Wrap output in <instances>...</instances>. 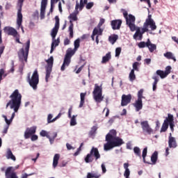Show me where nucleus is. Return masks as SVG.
Segmentation results:
<instances>
[{
  "mask_svg": "<svg viewBox=\"0 0 178 178\" xmlns=\"http://www.w3.org/2000/svg\"><path fill=\"white\" fill-rule=\"evenodd\" d=\"M55 25L54 27L53 28V29L51 30V38L52 40H54V38H56V35L58 34V31H59V17L58 15H56L55 17Z\"/></svg>",
  "mask_w": 178,
  "mask_h": 178,
  "instance_id": "12",
  "label": "nucleus"
},
{
  "mask_svg": "<svg viewBox=\"0 0 178 178\" xmlns=\"http://www.w3.org/2000/svg\"><path fill=\"white\" fill-rule=\"evenodd\" d=\"M60 44V38H58L57 39H52V43L51 46V50H50V54H52L54 51L55 50V48L58 47Z\"/></svg>",
  "mask_w": 178,
  "mask_h": 178,
  "instance_id": "22",
  "label": "nucleus"
},
{
  "mask_svg": "<svg viewBox=\"0 0 178 178\" xmlns=\"http://www.w3.org/2000/svg\"><path fill=\"white\" fill-rule=\"evenodd\" d=\"M118 134V132H116V130L111 129L109 133L106 136V140H111L113 138H115L118 136L116 135Z\"/></svg>",
  "mask_w": 178,
  "mask_h": 178,
  "instance_id": "24",
  "label": "nucleus"
},
{
  "mask_svg": "<svg viewBox=\"0 0 178 178\" xmlns=\"http://www.w3.org/2000/svg\"><path fill=\"white\" fill-rule=\"evenodd\" d=\"M9 126H10V124H6L5 127H4V129L3 131V134H6V133H8V130L9 129Z\"/></svg>",
  "mask_w": 178,
  "mask_h": 178,
  "instance_id": "60",
  "label": "nucleus"
},
{
  "mask_svg": "<svg viewBox=\"0 0 178 178\" xmlns=\"http://www.w3.org/2000/svg\"><path fill=\"white\" fill-rule=\"evenodd\" d=\"M145 26H146V27H148V26H149L152 31H154V30H156V24H155V21L152 19V15H148L147 19L145 20Z\"/></svg>",
  "mask_w": 178,
  "mask_h": 178,
  "instance_id": "13",
  "label": "nucleus"
},
{
  "mask_svg": "<svg viewBox=\"0 0 178 178\" xmlns=\"http://www.w3.org/2000/svg\"><path fill=\"white\" fill-rule=\"evenodd\" d=\"M140 65V63L138 62H135L133 63V65H132V70H136V72H138L139 71V69H138V65Z\"/></svg>",
  "mask_w": 178,
  "mask_h": 178,
  "instance_id": "51",
  "label": "nucleus"
},
{
  "mask_svg": "<svg viewBox=\"0 0 178 178\" xmlns=\"http://www.w3.org/2000/svg\"><path fill=\"white\" fill-rule=\"evenodd\" d=\"M104 30L98 31L97 29H94L91 35V39L92 41H95V35H102Z\"/></svg>",
  "mask_w": 178,
  "mask_h": 178,
  "instance_id": "26",
  "label": "nucleus"
},
{
  "mask_svg": "<svg viewBox=\"0 0 178 178\" xmlns=\"http://www.w3.org/2000/svg\"><path fill=\"white\" fill-rule=\"evenodd\" d=\"M129 79L130 81H134V80H136V74H134V70H131L129 75Z\"/></svg>",
  "mask_w": 178,
  "mask_h": 178,
  "instance_id": "45",
  "label": "nucleus"
},
{
  "mask_svg": "<svg viewBox=\"0 0 178 178\" xmlns=\"http://www.w3.org/2000/svg\"><path fill=\"white\" fill-rule=\"evenodd\" d=\"M86 3H84L83 0H80V3H79V10H83L84 9Z\"/></svg>",
  "mask_w": 178,
  "mask_h": 178,
  "instance_id": "54",
  "label": "nucleus"
},
{
  "mask_svg": "<svg viewBox=\"0 0 178 178\" xmlns=\"http://www.w3.org/2000/svg\"><path fill=\"white\" fill-rule=\"evenodd\" d=\"M135 31L136 33L134 35V39L137 40V38L139 37V40L140 41H141L143 40V33H141V28L138 26H136L135 25Z\"/></svg>",
  "mask_w": 178,
  "mask_h": 178,
  "instance_id": "21",
  "label": "nucleus"
},
{
  "mask_svg": "<svg viewBox=\"0 0 178 178\" xmlns=\"http://www.w3.org/2000/svg\"><path fill=\"white\" fill-rule=\"evenodd\" d=\"M131 102V95H122L121 100V106H127Z\"/></svg>",
  "mask_w": 178,
  "mask_h": 178,
  "instance_id": "16",
  "label": "nucleus"
},
{
  "mask_svg": "<svg viewBox=\"0 0 178 178\" xmlns=\"http://www.w3.org/2000/svg\"><path fill=\"white\" fill-rule=\"evenodd\" d=\"M149 45V39H147V42H140L138 43V47L139 48H145V47H148Z\"/></svg>",
  "mask_w": 178,
  "mask_h": 178,
  "instance_id": "42",
  "label": "nucleus"
},
{
  "mask_svg": "<svg viewBox=\"0 0 178 178\" xmlns=\"http://www.w3.org/2000/svg\"><path fill=\"white\" fill-rule=\"evenodd\" d=\"M122 26L121 19H115L111 21V26L113 30H120Z\"/></svg>",
  "mask_w": 178,
  "mask_h": 178,
  "instance_id": "20",
  "label": "nucleus"
},
{
  "mask_svg": "<svg viewBox=\"0 0 178 178\" xmlns=\"http://www.w3.org/2000/svg\"><path fill=\"white\" fill-rule=\"evenodd\" d=\"M69 44H70V40H69V38H66L64 40V45H69Z\"/></svg>",
  "mask_w": 178,
  "mask_h": 178,
  "instance_id": "63",
  "label": "nucleus"
},
{
  "mask_svg": "<svg viewBox=\"0 0 178 178\" xmlns=\"http://www.w3.org/2000/svg\"><path fill=\"white\" fill-rule=\"evenodd\" d=\"M60 116H62L61 113H58L56 118L52 119V118H54V115H52V114H49L47 116L48 124H49V123H54V122H56V120H58V119H59V118H60Z\"/></svg>",
  "mask_w": 178,
  "mask_h": 178,
  "instance_id": "23",
  "label": "nucleus"
},
{
  "mask_svg": "<svg viewBox=\"0 0 178 178\" xmlns=\"http://www.w3.org/2000/svg\"><path fill=\"white\" fill-rule=\"evenodd\" d=\"M92 95L97 104H101V102L104 101V96H102V85L99 86L98 83L95 84Z\"/></svg>",
  "mask_w": 178,
  "mask_h": 178,
  "instance_id": "6",
  "label": "nucleus"
},
{
  "mask_svg": "<svg viewBox=\"0 0 178 178\" xmlns=\"http://www.w3.org/2000/svg\"><path fill=\"white\" fill-rule=\"evenodd\" d=\"M5 175L6 178H18L13 167L7 168Z\"/></svg>",
  "mask_w": 178,
  "mask_h": 178,
  "instance_id": "15",
  "label": "nucleus"
},
{
  "mask_svg": "<svg viewBox=\"0 0 178 178\" xmlns=\"http://www.w3.org/2000/svg\"><path fill=\"white\" fill-rule=\"evenodd\" d=\"M92 6H94V3L90 2V3H88L86 4V9L90 10V9H91V8H92Z\"/></svg>",
  "mask_w": 178,
  "mask_h": 178,
  "instance_id": "58",
  "label": "nucleus"
},
{
  "mask_svg": "<svg viewBox=\"0 0 178 178\" xmlns=\"http://www.w3.org/2000/svg\"><path fill=\"white\" fill-rule=\"evenodd\" d=\"M104 23H105V19H101L98 25L95 29H97V31H99V30H104L101 29V26H102V24H104Z\"/></svg>",
  "mask_w": 178,
  "mask_h": 178,
  "instance_id": "48",
  "label": "nucleus"
},
{
  "mask_svg": "<svg viewBox=\"0 0 178 178\" xmlns=\"http://www.w3.org/2000/svg\"><path fill=\"white\" fill-rule=\"evenodd\" d=\"M6 158L7 159H12V161H16V156L13 155V153H12V150L10 149H8L7 153H6Z\"/></svg>",
  "mask_w": 178,
  "mask_h": 178,
  "instance_id": "34",
  "label": "nucleus"
},
{
  "mask_svg": "<svg viewBox=\"0 0 178 178\" xmlns=\"http://www.w3.org/2000/svg\"><path fill=\"white\" fill-rule=\"evenodd\" d=\"M129 166H130L129 163H124V168L125 169V171L124 172V176L126 178H129V176H130V170L129 169Z\"/></svg>",
  "mask_w": 178,
  "mask_h": 178,
  "instance_id": "29",
  "label": "nucleus"
},
{
  "mask_svg": "<svg viewBox=\"0 0 178 178\" xmlns=\"http://www.w3.org/2000/svg\"><path fill=\"white\" fill-rule=\"evenodd\" d=\"M111 141L113 145L114 146V148L115 147H120V145H122V144H124V142H123V139L118 136L115 138H113V139H111Z\"/></svg>",
  "mask_w": 178,
  "mask_h": 178,
  "instance_id": "19",
  "label": "nucleus"
},
{
  "mask_svg": "<svg viewBox=\"0 0 178 178\" xmlns=\"http://www.w3.org/2000/svg\"><path fill=\"white\" fill-rule=\"evenodd\" d=\"M175 118H173V115L168 113V117L164 120V123L167 124H170V123H174Z\"/></svg>",
  "mask_w": 178,
  "mask_h": 178,
  "instance_id": "31",
  "label": "nucleus"
},
{
  "mask_svg": "<svg viewBox=\"0 0 178 178\" xmlns=\"http://www.w3.org/2000/svg\"><path fill=\"white\" fill-rule=\"evenodd\" d=\"M92 176L93 178H99L101 177V175L98 173H92Z\"/></svg>",
  "mask_w": 178,
  "mask_h": 178,
  "instance_id": "64",
  "label": "nucleus"
},
{
  "mask_svg": "<svg viewBox=\"0 0 178 178\" xmlns=\"http://www.w3.org/2000/svg\"><path fill=\"white\" fill-rule=\"evenodd\" d=\"M151 161L152 163V165H155L156 163V161H158V152H154L152 156H151Z\"/></svg>",
  "mask_w": 178,
  "mask_h": 178,
  "instance_id": "38",
  "label": "nucleus"
},
{
  "mask_svg": "<svg viewBox=\"0 0 178 178\" xmlns=\"http://www.w3.org/2000/svg\"><path fill=\"white\" fill-rule=\"evenodd\" d=\"M123 16L126 20L127 25L130 29L131 31H136V17L134 15L129 14L124 9L121 10Z\"/></svg>",
  "mask_w": 178,
  "mask_h": 178,
  "instance_id": "3",
  "label": "nucleus"
},
{
  "mask_svg": "<svg viewBox=\"0 0 178 178\" xmlns=\"http://www.w3.org/2000/svg\"><path fill=\"white\" fill-rule=\"evenodd\" d=\"M3 118H4L6 124H10V123H12V122L13 121V119H15V117H13V115H11L10 120H8V117H6V115H3Z\"/></svg>",
  "mask_w": 178,
  "mask_h": 178,
  "instance_id": "49",
  "label": "nucleus"
},
{
  "mask_svg": "<svg viewBox=\"0 0 178 178\" xmlns=\"http://www.w3.org/2000/svg\"><path fill=\"white\" fill-rule=\"evenodd\" d=\"M106 141H107V143L104 145V151H109L112 149V148H115L111 140H106Z\"/></svg>",
  "mask_w": 178,
  "mask_h": 178,
  "instance_id": "30",
  "label": "nucleus"
},
{
  "mask_svg": "<svg viewBox=\"0 0 178 178\" xmlns=\"http://www.w3.org/2000/svg\"><path fill=\"white\" fill-rule=\"evenodd\" d=\"M10 100L6 104V108L10 106V109H13L15 112L19 111L20 105H22V94L17 89L15 90L10 95Z\"/></svg>",
  "mask_w": 178,
  "mask_h": 178,
  "instance_id": "1",
  "label": "nucleus"
},
{
  "mask_svg": "<svg viewBox=\"0 0 178 178\" xmlns=\"http://www.w3.org/2000/svg\"><path fill=\"white\" fill-rule=\"evenodd\" d=\"M94 158L95 161H97L101 158V154H99L98 148L92 147L90 153L85 157L84 161L86 163H91L94 161Z\"/></svg>",
  "mask_w": 178,
  "mask_h": 178,
  "instance_id": "5",
  "label": "nucleus"
},
{
  "mask_svg": "<svg viewBox=\"0 0 178 178\" xmlns=\"http://www.w3.org/2000/svg\"><path fill=\"white\" fill-rule=\"evenodd\" d=\"M74 49L75 51H77L79 49V48H80V38L76 39L74 42Z\"/></svg>",
  "mask_w": 178,
  "mask_h": 178,
  "instance_id": "47",
  "label": "nucleus"
},
{
  "mask_svg": "<svg viewBox=\"0 0 178 178\" xmlns=\"http://www.w3.org/2000/svg\"><path fill=\"white\" fill-rule=\"evenodd\" d=\"M147 48L149 52H154L155 49H156V44L151 43V40H149V45L147 46Z\"/></svg>",
  "mask_w": 178,
  "mask_h": 178,
  "instance_id": "43",
  "label": "nucleus"
},
{
  "mask_svg": "<svg viewBox=\"0 0 178 178\" xmlns=\"http://www.w3.org/2000/svg\"><path fill=\"white\" fill-rule=\"evenodd\" d=\"M45 0H42L40 8V19H42L45 17Z\"/></svg>",
  "mask_w": 178,
  "mask_h": 178,
  "instance_id": "27",
  "label": "nucleus"
},
{
  "mask_svg": "<svg viewBox=\"0 0 178 178\" xmlns=\"http://www.w3.org/2000/svg\"><path fill=\"white\" fill-rule=\"evenodd\" d=\"M60 158V155L59 154H56L53 159V168H56L58 166V163H59V159Z\"/></svg>",
  "mask_w": 178,
  "mask_h": 178,
  "instance_id": "32",
  "label": "nucleus"
},
{
  "mask_svg": "<svg viewBox=\"0 0 178 178\" xmlns=\"http://www.w3.org/2000/svg\"><path fill=\"white\" fill-rule=\"evenodd\" d=\"M47 65L46 67V81H48V79L51 76L52 72V67H54V56H50V58L46 60Z\"/></svg>",
  "mask_w": 178,
  "mask_h": 178,
  "instance_id": "10",
  "label": "nucleus"
},
{
  "mask_svg": "<svg viewBox=\"0 0 178 178\" xmlns=\"http://www.w3.org/2000/svg\"><path fill=\"white\" fill-rule=\"evenodd\" d=\"M31 141H37L38 140V136L33 134L31 136Z\"/></svg>",
  "mask_w": 178,
  "mask_h": 178,
  "instance_id": "59",
  "label": "nucleus"
},
{
  "mask_svg": "<svg viewBox=\"0 0 178 178\" xmlns=\"http://www.w3.org/2000/svg\"><path fill=\"white\" fill-rule=\"evenodd\" d=\"M119 39V36L116 34H113V35H111L108 37V41L113 45L116 41Z\"/></svg>",
  "mask_w": 178,
  "mask_h": 178,
  "instance_id": "35",
  "label": "nucleus"
},
{
  "mask_svg": "<svg viewBox=\"0 0 178 178\" xmlns=\"http://www.w3.org/2000/svg\"><path fill=\"white\" fill-rule=\"evenodd\" d=\"M29 83L33 90H37V86H38V83H40L38 70H35L31 78L30 76H29Z\"/></svg>",
  "mask_w": 178,
  "mask_h": 178,
  "instance_id": "9",
  "label": "nucleus"
},
{
  "mask_svg": "<svg viewBox=\"0 0 178 178\" xmlns=\"http://www.w3.org/2000/svg\"><path fill=\"white\" fill-rule=\"evenodd\" d=\"M140 126L143 133L146 134H152V133H154V130L151 128V126H149V123H148L147 120L142 121Z\"/></svg>",
  "mask_w": 178,
  "mask_h": 178,
  "instance_id": "11",
  "label": "nucleus"
},
{
  "mask_svg": "<svg viewBox=\"0 0 178 178\" xmlns=\"http://www.w3.org/2000/svg\"><path fill=\"white\" fill-rule=\"evenodd\" d=\"M144 92V90L140 89L138 92V99H143L144 97L143 96V94Z\"/></svg>",
  "mask_w": 178,
  "mask_h": 178,
  "instance_id": "53",
  "label": "nucleus"
},
{
  "mask_svg": "<svg viewBox=\"0 0 178 178\" xmlns=\"http://www.w3.org/2000/svg\"><path fill=\"white\" fill-rule=\"evenodd\" d=\"M165 58H166L167 59H172V60H174V62H176V58L175 56H173V53L170 52V51H168L165 54H163Z\"/></svg>",
  "mask_w": 178,
  "mask_h": 178,
  "instance_id": "39",
  "label": "nucleus"
},
{
  "mask_svg": "<svg viewBox=\"0 0 178 178\" xmlns=\"http://www.w3.org/2000/svg\"><path fill=\"white\" fill-rule=\"evenodd\" d=\"M86 95H87L86 92L85 93L81 92L80 94L81 101H80L79 108H83V106L84 105V102L86 101Z\"/></svg>",
  "mask_w": 178,
  "mask_h": 178,
  "instance_id": "36",
  "label": "nucleus"
},
{
  "mask_svg": "<svg viewBox=\"0 0 178 178\" xmlns=\"http://www.w3.org/2000/svg\"><path fill=\"white\" fill-rule=\"evenodd\" d=\"M122 52V47H117L115 49V56H120V53Z\"/></svg>",
  "mask_w": 178,
  "mask_h": 178,
  "instance_id": "57",
  "label": "nucleus"
},
{
  "mask_svg": "<svg viewBox=\"0 0 178 178\" xmlns=\"http://www.w3.org/2000/svg\"><path fill=\"white\" fill-rule=\"evenodd\" d=\"M76 51L74 49H72V48L67 49L66 51L65 56L64 57L63 63L60 67L61 72H65L66 67L70 65V63L72 62V56L76 54Z\"/></svg>",
  "mask_w": 178,
  "mask_h": 178,
  "instance_id": "4",
  "label": "nucleus"
},
{
  "mask_svg": "<svg viewBox=\"0 0 178 178\" xmlns=\"http://www.w3.org/2000/svg\"><path fill=\"white\" fill-rule=\"evenodd\" d=\"M134 106L136 108V112L141 111L143 109V99H138L134 104Z\"/></svg>",
  "mask_w": 178,
  "mask_h": 178,
  "instance_id": "25",
  "label": "nucleus"
},
{
  "mask_svg": "<svg viewBox=\"0 0 178 178\" xmlns=\"http://www.w3.org/2000/svg\"><path fill=\"white\" fill-rule=\"evenodd\" d=\"M111 59H112V55H111V52H108L102 57V63H108V61Z\"/></svg>",
  "mask_w": 178,
  "mask_h": 178,
  "instance_id": "33",
  "label": "nucleus"
},
{
  "mask_svg": "<svg viewBox=\"0 0 178 178\" xmlns=\"http://www.w3.org/2000/svg\"><path fill=\"white\" fill-rule=\"evenodd\" d=\"M134 152L136 155V156H139V158H141V149H140V147H134Z\"/></svg>",
  "mask_w": 178,
  "mask_h": 178,
  "instance_id": "44",
  "label": "nucleus"
},
{
  "mask_svg": "<svg viewBox=\"0 0 178 178\" xmlns=\"http://www.w3.org/2000/svg\"><path fill=\"white\" fill-rule=\"evenodd\" d=\"M24 0H18L17 1V24L18 29H22V33H24V29H23V26H22V23H23V14H22V8H23V3Z\"/></svg>",
  "mask_w": 178,
  "mask_h": 178,
  "instance_id": "8",
  "label": "nucleus"
},
{
  "mask_svg": "<svg viewBox=\"0 0 178 178\" xmlns=\"http://www.w3.org/2000/svg\"><path fill=\"white\" fill-rule=\"evenodd\" d=\"M154 81L153 82V91L156 90V84H158V81H159V76L154 75L152 77Z\"/></svg>",
  "mask_w": 178,
  "mask_h": 178,
  "instance_id": "37",
  "label": "nucleus"
},
{
  "mask_svg": "<svg viewBox=\"0 0 178 178\" xmlns=\"http://www.w3.org/2000/svg\"><path fill=\"white\" fill-rule=\"evenodd\" d=\"M5 74V70L3 69H1L0 70V83L1 81H2V76H3V74Z\"/></svg>",
  "mask_w": 178,
  "mask_h": 178,
  "instance_id": "61",
  "label": "nucleus"
},
{
  "mask_svg": "<svg viewBox=\"0 0 178 178\" xmlns=\"http://www.w3.org/2000/svg\"><path fill=\"white\" fill-rule=\"evenodd\" d=\"M56 136H58L56 134V133H48V132H45V136L49 138L50 143L54 142V140H55V138H56Z\"/></svg>",
  "mask_w": 178,
  "mask_h": 178,
  "instance_id": "28",
  "label": "nucleus"
},
{
  "mask_svg": "<svg viewBox=\"0 0 178 178\" xmlns=\"http://www.w3.org/2000/svg\"><path fill=\"white\" fill-rule=\"evenodd\" d=\"M172 70V67L170 66H167L165 67V70L164 71L165 74L168 76L170 74V71Z\"/></svg>",
  "mask_w": 178,
  "mask_h": 178,
  "instance_id": "56",
  "label": "nucleus"
},
{
  "mask_svg": "<svg viewBox=\"0 0 178 178\" xmlns=\"http://www.w3.org/2000/svg\"><path fill=\"white\" fill-rule=\"evenodd\" d=\"M77 15H79V1H76V6H75V11L72 13H71L68 19H70V26L68 28V31L70 32V38H73L74 37V31L73 29L74 27V25L73 24V22H76L78 20Z\"/></svg>",
  "mask_w": 178,
  "mask_h": 178,
  "instance_id": "2",
  "label": "nucleus"
},
{
  "mask_svg": "<svg viewBox=\"0 0 178 178\" xmlns=\"http://www.w3.org/2000/svg\"><path fill=\"white\" fill-rule=\"evenodd\" d=\"M168 147L169 148H177V142L176 138L172 136V133H170L168 137Z\"/></svg>",
  "mask_w": 178,
  "mask_h": 178,
  "instance_id": "18",
  "label": "nucleus"
},
{
  "mask_svg": "<svg viewBox=\"0 0 178 178\" xmlns=\"http://www.w3.org/2000/svg\"><path fill=\"white\" fill-rule=\"evenodd\" d=\"M36 131H37V127L35 126L26 128L24 135V138L26 140L30 138L31 136L35 134Z\"/></svg>",
  "mask_w": 178,
  "mask_h": 178,
  "instance_id": "14",
  "label": "nucleus"
},
{
  "mask_svg": "<svg viewBox=\"0 0 178 178\" xmlns=\"http://www.w3.org/2000/svg\"><path fill=\"white\" fill-rule=\"evenodd\" d=\"M77 115H72L71 120H70V126H76L77 122H76V118Z\"/></svg>",
  "mask_w": 178,
  "mask_h": 178,
  "instance_id": "50",
  "label": "nucleus"
},
{
  "mask_svg": "<svg viewBox=\"0 0 178 178\" xmlns=\"http://www.w3.org/2000/svg\"><path fill=\"white\" fill-rule=\"evenodd\" d=\"M29 51H30V40H28L27 42L25 43V48L20 49L18 52V56L21 62H23L24 60V62L27 63Z\"/></svg>",
  "mask_w": 178,
  "mask_h": 178,
  "instance_id": "7",
  "label": "nucleus"
},
{
  "mask_svg": "<svg viewBox=\"0 0 178 178\" xmlns=\"http://www.w3.org/2000/svg\"><path fill=\"white\" fill-rule=\"evenodd\" d=\"M156 74L157 76H159L161 79H165V77H168V75H166V74L165 73V71H163L161 70H156Z\"/></svg>",
  "mask_w": 178,
  "mask_h": 178,
  "instance_id": "40",
  "label": "nucleus"
},
{
  "mask_svg": "<svg viewBox=\"0 0 178 178\" xmlns=\"http://www.w3.org/2000/svg\"><path fill=\"white\" fill-rule=\"evenodd\" d=\"M97 131V127L94 126L91 128V130L89 132L90 136H95Z\"/></svg>",
  "mask_w": 178,
  "mask_h": 178,
  "instance_id": "52",
  "label": "nucleus"
},
{
  "mask_svg": "<svg viewBox=\"0 0 178 178\" xmlns=\"http://www.w3.org/2000/svg\"><path fill=\"white\" fill-rule=\"evenodd\" d=\"M3 31L8 35H13V37H17V31L14 28H12L10 26H5L3 28Z\"/></svg>",
  "mask_w": 178,
  "mask_h": 178,
  "instance_id": "17",
  "label": "nucleus"
},
{
  "mask_svg": "<svg viewBox=\"0 0 178 178\" xmlns=\"http://www.w3.org/2000/svg\"><path fill=\"white\" fill-rule=\"evenodd\" d=\"M40 15V13H38V10L35 11L33 14V17H34V19H38V16Z\"/></svg>",
  "mask_w": 178,
  "mask_h": 178,
  "instance_id": "62",
  "label": "nucleus"
},
{
  "mask_svg": "<svg viewBox=\"0 0 178 178\" xmlns=\"http://www.w3.org/2000/svg\"><path fill=\"white\" fill-rule=\"evenodd\" d=\"M169 129V124H166L165 122H163L161 129V133H165Z\"/></svg>",
  "mask_w": 178,
  "mask_h": 178,
  "instance_id": "46",
  "label": "nucleus"
},
{
  "mask_svg": "<svg viewBox=\"0 0 178 178\" xmlns=\"http://www.w3.org/2000/svg\"><path fill=\"white\" fill-rule=\"evenodd\" d=\"M147 31H148V26H145V23H144L143 28H142L140 33L144 34V33H147Z\"/></svg>",
  "mask_w": 178,
  "mask_h": 178,
  "instance_id": "55",
  "label": "nucleus"
},
{
  "mask_svg": "<svg viewBox=\"0 0 178 178\" xmlns=\"http://www.w3.org/2000/svg\"><path fill=\"white\" fill-rule=\"evenodd\" d=\"M147 152H148V148L145 147L143 149V153H142V156L143 158V162H144V163H148V165H151V163L147 162V161H145V156H147Z\"/></svg>",
  "mask_w": 178,
  "mask_h": 178,
  "instance_id": "41",
  "label": "nucleus"
}]
</instances>
